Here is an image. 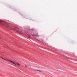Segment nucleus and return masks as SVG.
<instances>
[{
    "label": "nucleus",
    "instance_id": "obj_1",
    "mask_svg": "<svg viewBox=\"0 0 77 77\" xmlns=\"http://www.w3.org/2000/svg\"><path fill=\"white\" fill-rule=\"evenodd\" d=\"M0 23L1 24V25H3L5 26H8V27H9V24L8 23L5 22L4 21H2L1 20H0Z\"/></svg>",
    "mask_w": 77,
    "mask_h": 77
},
{
    "label": "nucleus",
    "instance_id": "obj_2",
    "mask_svg": "<svg viewBox=\"0 0 77 77\" xmlns=\"http://www.w3.org/2000/svg\"><path fill=\"white\" fill-rule=\"evenodd\" d=\"M8 60V61H9V62H11V63H13V64L15 65H17L19 66H21V65L19 64V63H18V62H16L15 61H14V62H13L12 61H11V60Z\"/></svg>",
    "mask_w": 77,
    "mask_h": 77
},
{
    "label": "nucleus",
    "instance_id": "obj_3",
    "mask_svg": "<svg viewBox=\"0 0 77 77\" xmlns=\"http://www.w3.org/2000/svg\"><path fill=\"white\" fill-rule=\"evenodd\" d=\"M1 58H2V59H3L4 60H6V61H9V60H6L4 58H3L2 57H0Z\"/></svg>",
    "mask_w": 77,
    "mask_h": 77
},
{
    "label": "nucleus",
    "instance_id": "obj_4",
    "mask_svg": "<svg viewBox=\"0 0 77 77\" xmlns=\"http://www.w3.org/2000/svg\"><path fill=\"white\" fill-rule=\"evenodd\" d=\"M13 30H16V28H14L13 29Z\"/></svg>",
    "mask_w": 77,
    "mask_h": 77
},
{
    "label": "nucleus",
    "instance_id": "obj_5",
    "mask_svg": "<svg viewBox=\"0 0 77 77\" xmlns=\"http://www.w3.org/2000/svg\"><path fill=\"white\" fill-rule=\"evenodd\" d=\"M37 71H39V72H41V70H37Z\"/></svg>",
    "mask_w": 77,
    "mask_h": 77
},
{
    "label": "nucleus",
    "instance_id": "obj_6",
    "mask_svg": "<svg viewBox=\"0 0 77 77\" xmlns=\"http://www.w3.org/2000/svg\"><path fill=\"white\" fill-rule=\"evenodd\" d=\"M25 68H27V66H26V65H25Z\"/></svg>",
    "mask_w": 77,
    "mask_h": 77
}]
</instances>
